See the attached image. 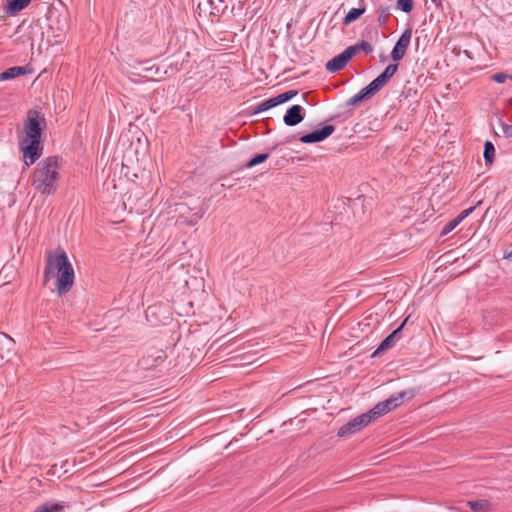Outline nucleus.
<instances>
[{"instance_id":"9d476101","label":"nucleus","mask_w":512,"mask_h":512,"mask_svg":"<svg viewBox=\"0 0 512 512\" xmlns=\"http://www.w3.org/2000/svg\"><path fill=\"white\" fill-rule=\"evenodd\" d=\"M409 320V316L406 317L403 322L394 330L392 331L387 337H385L377 349L372 353L371 357H376L377 355L381 354L382 352L392 348L395 343L401 338V332L406 325L407 321Z\"/></svg>"},{"instance_id":"9b49d317","label":"nucleus","mask_w":512,"mask_h":512,"mask_svg":"<svg viewBox=\"0 0 512 512\" xmlns=\"http://www.w3.org/2000/svg\"><path fill=\"white\" fill-rule=\"evenodd\" d=\"M305 118V110L299 104L289 107L283 117L285 125L293 127L301 123Z\"/></svg>"},{"instance_id":"0eeeda50","label":"nucleus","mask_w":512,"mask_h":512,"mask_svg":"<svg viewBox=\"0 0 512 512\" xmlns=\"http://www.w3.org/2000/svg\"><path fill=\"white\" fill-rule=\"evenodd\" d=\"M167 358L166 351L158 348H149L138 360V366L143 370H151L161 365Z\"/></svg>"},{"instance_id":"4c0bfd02","label":"nucleus","mask_w":512,"mask_h":512,"mask_svg":"<svg viewBox=\"0 0 512 512\" xmlns=\"http://www.w3.org/2000/svg\"><path fill=\"white\" fill-rule=\"evenodd\" d=\"M303 100L307 101V94H303Z\"/></svg>"},{"instance_id":"f704fd0d","label":"nucleus","mask_w":512,"mask_h":512,"mask_svg":"<svg viewBox=\"0 0 512 512\" xmlns=\"http://www.w3.org/2000/svg\"><path fill=\"white\" fill-rule=\"evenodd\" d=\"M504 258L512 261V245L510 246V248L508 250L505 251Z\"/></svg>"},{"instance_id":"b1692460","label":"nucleus","mask_w":512,"mask_h":512,"mask_svg":"<svg viewBox=\"0 0 512 512\" xmlns=\"http://www.w3.org/2000/svg\"><path fill=\"white\" fill-rule=\"evenodd\" d=\"M483 157L486 165H491L494 162L495 147L491 141H485Z\"/></svg>"},{"instance_id":"4be33fe9","label":"nucleus","mask_w":512,"mask_h":512,"mask_svg":"<svg viewBox=\"0 0 512 512\" xmlns=\"http://www.w3.org/2000/svg\"><path fill=\"white\" fill-rule=\"evenodd\" d=\"M211 6L210 14L213 16H221L227 9V0H217L215 3L213 0H206Z\"/></svg>"},{"instance_id":"473e14b6","label":"nucleus","mask_w":512,"mask_h":512,"mask_svg":"<svg viewBox=\"0 0 512 512\" xmlns=\"http://www.w3.org/2000/svg\"><path fill=\"white\" fill-rule=\"evenodd\" d=\"M502 132L507 138L512 137V125L502 123Z\"/></svg>"},{"instance_id":"a211bd4d","label":"nucleus","mask_w":512,"mask_h":512,"mask_svg":"<svg viewBox=\"0 0 512 512\" xmlns=\"http://www.w3.org/2000/svg\"><path fill=\"white\" fill-rule=\"evenodd\" d=\"M365 11H366V8L364 5H362L359 8L350 9L342 20L343 26H348L352 22L358 20L365 13Z\"/></svg>"},{"instance_id":"ea45409f","label":"nucleus","mask_w":512,"mask_h":512,"mask_svg":"<svg viewBox=\"0 0 512 512\" xmlns=\"http://www.w3.org/2000/svg\"><path fill=\"white\" fill-rule=\"evenodd\" d=\"M151 309H152V307H148V309H147V313H148V312H150V311H151Z\"/></svg>"},{"instance_id":"6ab92c4d","label":"nucleus","mask_w":512,"mask_h":512,"mask_svg":"<svg viewBox=\"0 0 512 512\" xmlns=\"http://www.w3.org/2000/svg\"><path fill=\"white\" fill-rule=\"evenodd\" d=\"M68 505L57 502H46L38 506L34 512H62Z\"/></svg>"},{"instance_id":"cd10ccee","label":"nucleus","mask_w":512,"mask_h":512,"mask_svg":"<svg viewBox=\"0 0 512 512\" xmlns=\"http://www.w3.org/2000/svg\"><path fill=\"white\" fill-rule=\"evenodd\" d=\"M460 224V221L455 217L454 219L450 220L449 222H447L445 224V226L443 227L440 235L441 236H445L447 234H449L450 232H452L458 225Z\"/></svg>"},{"instance_id":"c85d7f7f","label":"nucleus","mask_w":512,"mask_h":512,"mask_svg":"<svg viewBox=\"0 0 512 512\" xmlns=\"http://www.w3.org/2000/svg\"><path fill=\"white\" fill-rule=\"evenodd\" d=\"M359 52L357 44L351 45L347 47L343 52V56L346 58V60L349 62L353 59V57Z\"/></svg>"},{"instance_id":"ddd939ff","label":"nucleus","mask_w":512,"mask_h":512,"mask_svg":"<svg viewBox=\"0 0 512 512\" xmlns=\"http://www.w3.org/2000/svg\"><path fill=\"white\" fill-rule=\"evenodd\" d=\"M378 92L379 91L370 82L367 86L362 88L357 94H355L353 97H351L346 102V105H348V106H357L360 103H362L363 101L371 99Z\"/></svg>"},{"instance_id":"7c9ffc66","label":"nucleus","mask_w":512,"mask_h":512,"mask_svg":"<svg viewBox=\"0 0 512 512\" xmlns=\"http://www.w3.org/2000/svg\"><path fill=\"white\" fill-rule=\"evenodd\" d=\"M357 47L359 51H364L366 54H370L373 52V46L365 40H361L360 42H358Z\"/></svg>"},{"instance_id":"2f4dec72","label":"nucleus","mask_w":512,"mask_h":512,"mask_svg":"<svg viewBox=\"0 0 512 512\" xmlns=\"http://www.w3.org/2000/svg\"><path fill=\"white\" fill-rule=\"evenodd\" d=\"M491 79L497 83H504L508 79V74L506 72H499L493 74Z\"/></svg>"},{"instance_id":"1a4fd4ad","label":"nucleus","mask_w":512,"mask_h":512,"mask_svg":"<svg viewBox=\"0 0 512 512\" xmlns=\"http://www.w3.org/2000/svg\"><path fill=\"white\" fill-rule=\"evenodd\" d=\"M335 126L326 124L319 129H315L309 133L303 134L299 137V141L304 144L319 143L327 139L335 131Z\"/></svg>"},{"instance_id":"c9c22d12","label":"nucleus","mask_w":512,"mask_h":512,"mask_svg":"<svg viewBox=\"0 0 512 512\" xmlns=\"http://www.w3.org/2000/svg\"><path fill=\"white\" fill-rule=\"evenodd\" d=\"M464 53H465V56H467L468 58L472 59V55H471V53L468 50H465Z\"/></svg>"},{"instance_id":"393cba45","label":"nucleus","mask_w":512,"mask_h":512,"mask_svg":"<svg viewBox=\"0 0 512 512\" xmlns=\"http://www.w3.org/2000/svg\"><path fill=\"white\" fill-rule=\"evenodd\" d=\"M269 157V152L255 154L249 161L246 162L244 168L250 169L256 165L265 162Z\"/></svg>"},{"instance_id":"f03ea898","label":"nucleus","mask_w":512,"mask_h":512,"mask_svg":"<svg viewBox=\"0 0 512 512\" xmlns=\"http://www.w3.org/2000/svg\"><path fill=\"white\" fill-rule=\"evenodd\" d=\"M56 274V288L58 295L69 292L74 284V270L66 252L62 248L55 250V256L48 253L44 269L43 285H46Z\"/></svg>"},{"instance_id":"f3484780","label":"nucleus","mask_w":512,"mask_h":512,"mask_svg":"<svg viewBox=\"0 0 512 512\" xmlns=\"http://www.w3.org/2000/svg\"><path fill=\"white\" fill-rule=\"evenodd\" d=\"M6 3V13L14 16L25 9L31 3V0H6Z\"/></svg>"},{"instance_id":"5701e85b","label":"nucleus","mask_w":512,"mask_h":512,"mask_svg":"<svg viewBox=\"0 0 512 512\" xmlns=\"http://www.w3.org/2000/svg\"><path fill=\"white\" fill-rule=\"evenodd\" d=\"M376 14L379 27H385L390 16V7L379 6L376 10Z\"/></svg>"},{"instance_id":"58836bf2","label":"nucleus","mask_w":512,"mask_h":512,"mask_svg":"<svg viewBox=\"0 0 512 512\" xmlns=\"http://www.w3.org/2000/svg\"><path fill=\"white\" fill-rule=\"evenodd\" d=\"M508 79L512 80V74H508Z\"/></svg>"},{"instance_id":"aec40b11","label":"nucleus","mask_w":512,"mask_h":512,"mask_svg":"<svg viewBox=\"0 0 512 512\" xmlns=\"http://www.w3.org/2000/svg\"><path fill=\"white\" fill-rule=\"evenodd\" d=\"M278 105L279 104L277 102V99H275V97H271V98H268V99L264 100L263 102L259 103L257 106H255L252 109L251 114L254 115V114L262 113V112L272 109Z\"/></svg>"},{"instance_id":"a878e982","label":"nucleus","mask_w":512,"mask_h":512,"mask_svg":"<svg viewBox=\"0 0 512 512\" xmlns=\"http://www.w3.org/2000/svg\"><path fill=\"white\" fill-rule=\"evenodd\" d=\"M396 8L404 13H410L414 8V0H397Z\"/></svg>"},{"instance_id":"e433bc0d","label":"nucleus","mask_w":512,"mask_h":512,"mask_svg":"<svg viewBox=\"0 0 512 512\" xmlns=\"http://www.w3.org/2000/svg\"><path fill=\"white\" fill-rule=\"evenodd\" d=\"M153 70V67L145 68V71L151 72Z\"/></svg>"},{"instance_id":"20e7f679","label":"nucleus","mask_w":512,"mask_h":512,"mask_svg":"<svg viewBox=\"0 0 512 512\" xmlns=\"http://www.w3.org/2000/svg\"><path fill=\"white\" fill-rule=\"evenodd\" d=\"M417 393V390L414 388L406 389L400 391L398 393L392 394L389 398L384 401L377 403L373 408H371L370 414L375 417L377 420L379 417L385 415L386 413L396 409L400 406L405 399H412Z\"/></svg>"},{"instance_id":"423d86ee","label":"nucleus","mask_w":512,"mask_h":512,"mask_svg":"<svg viewBox=\"0 0 512 512\" xmlns=\"http://www.w3.org/2000/svg\"><path fill=\"white\" fill-rule=\"evenodd\" d=\"M374 421L375 417H373L372 414H370V411H367L351 419L346 424L342 425L337 432V436L340 438L348 437L352 434L361 431L363 428H365Z\"/></svg>"},{"instance_id":"2eb2a0df","label":"nucleus","mask_w":512,"mask_h":512,"mask_svg":"<svg viewBox=\"0 0 512 512\" xmlns=\"http://www.w3.org/2000/svg\"><path fill=\"white\" fill-rule=\"evenodd\" d=\"M33 71L28 65L9 67L0 73V81L11 80L19 76L26 75Z\"/></svg>"},{"instance_id":"4468645a","label":"nucleus","mask_w":512,"mask_h":512,"mask_svg":"<svg viewBox=\"0 0 512 512\" xmlns=\"http://www.w3.org/2000/svg\"><path fill=\"white\" fill-rule=\"evenodd\" d=\"M14 340L4 332H0V358L10 361L14 351Z\"/></svg>"},{"instance_id":"39448f33","label":"nucleus","mask_w":512,"mask_h":512,"mask_svg":"<svg viewBox=\"0 0 512 512\" xmlns=\"http://www.w3.org/2000/svg\"><path fill=\"white\" fill-rule=\"evenodd\" d=\"M46 20L55 37H59L69 27L68 12L63 7L47 6Z\"/></svg>"},{"instance_id":"c756f323","label":"nucleus","mask_w":512,"mask_h":512,"mask_svg":"<svg viewBox=\"0 0 512 512\" xmlns=\"http://www.w3.org/2000/svg\"><path fill=\"white\" fill-rule=\"evenodd\" d=\"M482 203V201H478V203L474 206H471L463 211H461V213L456 217L460 223L466 218L468 217L475 209L477 206H479L480 204Z\"/></svg>"},{"instance_id":"412c9836","label":"nucleus","mask_w":512,"mask_h":512,"mask_svg":"<svg viewBox=\"0 0 512 512\" xmlns=\"http://www.w3.org/2000/svg\"><path fill=\"white\" fill-rule=\"evenodd\" d=\"M467 506L474 512H490L491 504L486 499L468 501Z\"/></svg>"},{"instance_id":"bb28decb","label":"nucleus","mask_w":512,"mask_h":512,"mask_svg":"<svg viewBox=\"0 0 512 512\" xmlns=\"http://www.w3.org/2000/svg\"><path fill=\"white\" fill-rule=\"evenodd\" d=\"M298 94V90H288L285 91L277 96H275V99H277L278 104H283L285 102H288L292 98H294Z\"/></svg>"},{"instance_id":"f257e3e1","label":"nucleus","mask_w":512,"mask_h":512,"mask_svg":"<svg viewBox=\"0 0 512 512\" xmlns=\"http://www.w3.org/2000/svg\"><path fill=\"white\" fill-rule=\"evenodd\" d=\"M47 123L40 111L29 110L24 123V137L19 141V149L22 152L25 166L23 171L34 164L43 154L42 133Z\"/></svg>"},{"instance_id":"6e6552de","label":"nucleus","mask_w":512,"mask_h":512,"mask_svg":"<svg viewBox=\"0 0 512 512\" xmlns=\"http://www.w3.org/2000/svg\"><path fill=\"white\" fill-rule=\"evenodd\" d=\"M412 37V28H406L396 41L390 57L393 62H399L402 60L407 52Z\"/></svg>"},{"instance_id":"7ed1b4c3","label":"nucleus","mask_w":512,"mask_h":512,"mask_svg":"<svg viewBox=\"0 0 512 512\" xmlns=\"http://www.w3.org/2000/svg\"><path fill=\"white\" fill-rule=\"evenodd\" d=\"M58 156H48L38 162L32 177V185L43 195L54 194L60 178Z\"/></svg>"},{"instance_id":"72a5a7b5","label":"nucleus","mask_w":512,"mask_h":512,"mask_svg":"<svg viewBox=\"0 0 512 512\" xmlns=\"http://www.w3.org/2000/svg\"><path fill=\"white\" fill-rule=\"evenodd\" d=\"M408 126H409L408 122L404 121V122H401V123L397 124V125L395 126V129H399V130H407V129H408Z\"/></svg>"},{"instance_id":"dca6fc26","label":"nucleus","mask_w":512,"mask_h":512,"mask_svg":"<svg viewBox=\"0 0 512 512\" xmlns=\"http://www.w3.org/2000/svg\"><path fill=\"white\" fill-rule=\"evenodd\" d=\"M347 64H348V61L343 56V54L340 53L337 56L333 57L331 60H329L326 63L325 68L327 71H329L331 73H335V72H338V71L344 69Z\"/></svg>"},{"instance_id":"f8f14e48","label":"nucleus","mask_w":512,"mask_h":512,"mask_svg":"<svg viewBox=\"0 0 512 512\" xmlns=\"http://www.w3.org/2000/svg\"><path fill=\"white\" fill-rule=\"evenodd\" d=\"M399 64L398 62L391 63L386 66V68L375 78L371 81L373 86L380 91L389 81L390 79L396 74L398 71Z\"/></svg>"}]
</instances>
